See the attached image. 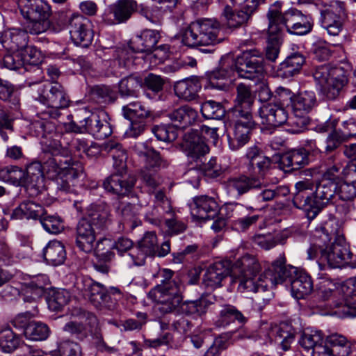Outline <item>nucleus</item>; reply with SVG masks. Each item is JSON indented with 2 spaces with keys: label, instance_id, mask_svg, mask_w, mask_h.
I'll return each mask as SVG.
<instances>
[{
  "label": "nucleus",
  "instance_id": "nucleus-57",
  "mask_svg": "<svg viewBox=\"0 0 356 356\" xmlns=\"http://www.w3.org/2000/svg\"><path fill=\"white\" fill-rule=\"evenodd\" d=\"M347 80L344 76L336 78H332L330 82L321 87L323 94L327 99L334 100L339 95V93L346 84Z\"/></svg>",
  "mask_w": 356,
  "mask_h": 356
},
{
  "label": "nucleus",
  "instance_id": "nucleus-9",
  "mask_svg": "<svg viewBox=\"0 0 356 356\" xmlns=\"http://www.w3.org/2000/svg\"><path fill=\"white\" fill-rule=\"evenodd\" d=\"M160 38L159 33L153 30H144L140 34L133 37L129 43V48L133 52L146 53L150 58L163 62L167 57L168 48L161 45L156 48Z\"/></svg>",
  "mask_w": 356,
  "mask_h": 356
},
{
  "label": "nucleus",
  "instance_id": "nucleus-10",
  "mask_svg": "<svg viewBox=\"0 0 356 356\" xmlns=\"http://www.w3.org/2000/svg\"><path fill=\"white\" fill-rule=\"evenodd\" d=\"M156 305L155 308L161 314L165 315L175 312L183 302L181 285L167 284L156 286L155 289Z\"/></svg>",
  "mask_w": 356,
  "mask_h": 356
},
{
  "label": "nucleus",
  "instance_id": "nucleus-25",
  "mask_svg": "<svg viewBox=\"0 0 356 356\" xmlns=\"http://www.w3.org/2000/svg\"><path fill=\"white\" fill-rule=\"evenodd\" d=\"M136 179L127 173L113 172L102 184L108 192L124 196L127 195L135 184Z\"/></svg>",
  "mask_w": 356,
  "mask_h": 356
},
{
  "label": "nucleus",
  "instance_id": "nucleus-45",
  "mask_svg": "<svg viewBox=\"0 0 356 356\" xmlns=\"http://www.w3.org/2000/svg\"><path fill=\"white\" fill-rule=\"evenodd\" d=\"M271 24L268 23L265 58L270 62H275L280 54L283 35L280 32L271 31Z\"/></svg>",
  "mask_w": 356,
  "mask_h": 356
},
{
  "label": "nucleus",
  "instance_id": "nucleus-40",
  "mask_svg": "<svg viewBox=\"0 0 356 356\" xmlns=\"http://www.w3.org/2000/svg\"><path fill=\"white\" fill-rule=\"evenodd\" d=\"M305 57L300 53H294L289 56L280 63L277 70V76L288 79L298 74L305 63Z\"/></svg>",
  "mask_w": 356,
  "mask_h": 356
},
{
  "label": "nucleus",
  "instance_id": "nucleus-35",
  "mask_svg": "<svg viewBox=\"0 0 356 356\" xmlns=\"http://www.w3.org/2000/svg\"><path fill=\"white\" fill-rule=\"evenodd\" d=\"M22 15L27 19H49L51 8L43 0H19Z\"/></svg>",
  "mask_w": 356,
  "mask_h": 356
},
{
  "label": "nucleus",
  "instance_id": "nucleus-20",
  "mask_svg": "<svg viewBox=\"0 0 356 356\" xmlns=\"http://www.w3.org/2000/svg\"><path fill=\"white\" fill-rule=\"evenodd\" d=\"M262 124L268 128L280 127L288 120L287 111L280 105L275 103L264 104L258 111Z\"/></svg>",
  "mask_w": 356,
  "mask_h": 356
},
{
  "label": "nucleus",
  "instance_id": "nucleus-41",
  "mask_svg": "<svg viewBox=\"0 0 356 356\" xmlns=\"http://www.w3.org/2000/svg\"><path fill=\"white\" fill-rule=\"evenodd\" d=\"M85 218L97 229H104L111 222L109 211L102 204L91 205Z\"/></svg>",
  "mask_w": 356,
  "mask_h": 356
},
{
  "label": "nucleus",
  "instance_id": "nucleus-58",
  "mask_svg": "<svg viewBox=\"0 0 356 356\" xmlns=\"http://www.w3.org/2000/svg\"><path fill=\"white\" fill-rule=\"evenodd\" d=\"M202 174L210 179L218 177L222 172V167L218 163L216 157L212 156L207 161L206 158L197 163Z\"/></svg>",
  "mask_w": 356,
  "mask_h": 356
},
{
  "label": "nucleus",
  "instance_id": "nucleus-21",
  "mask_svg": "<svg viewBox=\"0 0 356 356\" xmlns=\"http://www.w3.org/2000/svg\"><path fill=\"white\" fill-rule=\"evenodd\" d=\"M134 0H118L109 6L106 20L110 24L124 23L137 10Z\"/></svg>",
  "mask_w": 356,
  "mask_h": 356
},
{
  "label": "nucleus",
  "instance_id": "nucleus-56",
  "mask_svg": "<svg viewBox=\"0 0 356 356\" xmlns=\"http://www.w3.org/2000/svg\"><path fill=\"white\" fill-rule=\"evenodd\" d=\"M70 293L65 289L53 291L47 299L49 309L60 311L70 301Z\"/></svg>",
  "mask_w": 356,
  "mask_h": 356
},
{
  "label": "nucleus",
  "instance_id": "nucleus-27",
  "mask_svg": "<svg viewBox=\"0 0 356 356\" xmlns=\"http://www.w3.org/2000/svg\"><path fill=\"white\" fill-rule=\"evenodd\" d=\"M291 267L296 269V271L292 273L287 278L291 279V293L296 299L305 298V296L309 295L313 289V281L310 275L307 273L298 270L297 268L289 265Z\"/></svg>",
  "mask_w": 356,
  "mask_h": 356
},
{
  "label": "nucleus",
  "instance_id": "nucleus-39",
  "mask_svg": "<svg viewBox=\"0 0 356 356\" xmlns=\"http://www.w3.org/2000/svg\"><path fill=\"white\" fill-rule=\"evenodd\" d=\"M46 214V210L42 205L33 201H24L12 213L11 217L15 219L39 220Z\"/></svg>",
  "mask_w": 356,
  "mask_h": 356
},
{
  "label": "nucleus",
  "instance_id": "nucleus-49",
  "mask_svg": "<svg viewBox=\"0 0 356 356\" xmlns=\"http://www.w3.org/2000/svg\"><path fill=\"white\" fill-rule=\"evenodd\" d=\"M90 95L92 99L99 104H111L116 98V92L108 86L96 85L90 90Z\"/></svg>",
  "mask_w": 356,
  "mask_h": 356
},
{
  "label": "nucleus",
  "instance_id": "nucleus-29",
  "mask_svg": "<svg viewBox=\"0 0 356 356\" xmlns=\"http://www.w3.org/2000/svg\"><path fill=\"white\" fill-rule=\"evenodd\" d=\"M316 186V183L312 179H304L295 184V190L293 204L299 209L303 210L308 218L309 211H310L311 203L312 200V193H308V191H313Z\"/></svg>",
  "mask_w": 356,
  "mask_h": 356
},
{
  "label": "nucleus",
  "instance_id": "nucleus-46",
  "mask_svg": "<svg viewBox=\"0 0 356 356\" xmlns=\"http://www.w3.org/2000/svg\"><path fill=\"white\" fill-rule=\"evenodd\" d=\"M229 67V65H225V62H223L219 68L216 69L209 74V84L212 88L220 90H225L227 88V81L232 72L234 71L232 65L230 68Z\"/></svg>",
  "mask_w": 356,
  "mask_h": 356
},
{
  "label": "nucleus",
  "instance_id": "nucleus-32",
  "mask_svg": "<svg viewBox=\"0 0 356 356\" xmlns=\"http://www.w3.org/2000/svg\"><path fill=\"white\" fill-rule=\"evenodd\" d=\"M323 348V356H348L352 344L344 335L333 333L326 337Z\"/></svg>",
  "mask_w": 356,
  "mask_h": 356
},
{
  "label": "nucleus",
  "instance_id": "nucleus-52",
  "mask_svg": "<svg viewBox=\"0 0 356 356\" xmlns=\"http://www.w3.org/2000/svg\"><path fill=\"white\" fill-rule=\"evenodd\" d=\"M341 71V68L332 67L329 65L325 64L316 67L313 76L321 87L330 82L332 78L339 76Z\"/></svg>",
  "mask_w": 356,
  "mask_h": 356
},
{
  "label": "nucleus",
  "instance_id": "nucleus-3",
  "mask_svg": "<svg viewBox=\"0 0 356 356\" xmlns=\"http://www.w3.org/2000/svg\"><path fill=\"white\" fill-rule=\"evenodd\" d=\"M314 236L319 238L323 245L326 244L321 254L322 262L330 268H342L351 263L353 254L341 226L335 219H328L317 226Z\"/></svg>",
  "mask_w": 356,
  "mask_h": 356
},
{
  "label": "nucleus",
  "instance_id": "nucleus-55",
  "mask_svg": "<svg viewBox=\"0 0 356 356\" xmlns=\"http://www.w3.org/2000/svg\"><path fill=\"white\" fill-rule=\"evenodd\" d=\"M295 334L296 330L291 325L287 323L280 325L276 332V339L280 341V346L283 350L287 351L291 348V345L295 339Z\"/></svg>",
  "mask_w": 356,
  "mask_h": 356
},
{
  "label": "nucleus",
  "instance_id": "nucleus-17",
  "mask_svg": "<svg viewBox=\"0 0 356 356\" xmlns=\"http://www.w3.org/2000/svg\"><path fill=\"white\" fill-rule=\"evenodd\" d=\"M191 213L194 218L207 220L214 219L219 213L218 204L213 197L200 195L193 198Z\"/></svg>",
  "mask_w": 356,
  "mask_h": 356
},
{
  "label": "nucleus",
  "instance_id": "nucleus-11",
  "mask_svg": "<svg viewBox=\"0 0 356 356\" xmlns=\"http://www.w3.org/2000/svg\"><path fill=\"white\" fill-rule=\"evenodd\" d=\"M60 17L64 18L71 39L76 45L86 48L91 44L94 33L89 19L79 14L61 15Z\"/></svg>",
  "mask_w": 356,
  "mask_h": 356
},
{
  "label": "nucleus",
  "instance_id": "nucleus-51",
  "mask_svg": "<svg viewBox=\"0 0 356 356\" xmlns=\"http://www.w3.org/2000/svg\"><path fill=\"white\" fill-rule=\"evenodd\" d=\"M20 339L9 327L0 328V348L5 353H11L19 346Z\"/></svg>",
  "mask_w": 356,
  "mask_h": 356
},
{
  "label": "nucleus",
  "instance_id": "nucleus-34",
  "mask_svg": "<svg viewBox=\"0 0 356 356\" xmlns=\"http://www.w3.org/2000/svg\"><path fill=\"white\" fill-rule=\"evenodd\" d=\"M167 117L170 120L175 128L185 129L196 122L198 113L193 107L184 105L168 112Z\"/></svg>",
  "mask_w": 356,
  "mask_h": 356
},
{
  "label": "nucleus",
  "instance_id": "nucleus-48",
  "mask_svg": "<svg viewBox=\"0 0 356 356\" xmlns=\"http://www.w3.org/2000/svg\"><path fill=\"white\" fill-rule=\"evenodd\" d=\"M25 170L16 165L7 166L0 170V179L17 186L25 187Z\"/></svg>",
  "mask_w": 356,
  "mask_h": 356
},
{
  "label": "nucleus",
  "instance_id": "nucleus-16",
  "mask_svg": "<svg viewBox=\"0 0 356 356\" xmlns=\"http://www.w3.org/2000/svg\"><path fill=\"white\" fill-rule=\"evenodd\" d=\"M136 154L145 163V169H152L156 170L159 168H167L170 161L161 156L152 147L149 146L146 143H137L134 146Z\"/></svg>",
  "mask_w": 356,
  "mask_h": 356
},
{
  "label": "nucleus",
  "instance_id": "nucleus-33",
  "mask_svg": "<svg viewBox=\"0 0 356 356\" xmlns=\"http://www.w3.org/2000/svg\"><path fill=\"white\" fill-rule=\"evenodd\" d=\"M105 113H92L86 118V132L96 139L102 140L110 136L113 129Z\"/></svg>",
  "mask_w": 356,
  "mask_h": 356
},
{
  "label": "nucleus",
  "instance_id": "nucleus-50",
  "mask_svg": "<svg viewBox=\"0 0 356 356\" xmlns=\"http://www.w3.org/2000/svg\"><path fill=\"white\" fill-rule=\"evenodd\" d=\"M219 321L224 325L236 321L240 324H244L247 321V318L235 306L227 304L222 305L219 312Z\"/></svg>",
  "mask_w": 356,
  "mask_h": 356
},
{
  "label": "nucleus",
  "instance_id": "nucleus-64",
  "mask_svg": "<svg viewBox=\"0 0 356 356\" xmlns=\"http://www.w3.org/2000/svg\"><path fill=\"white\" fill-rule=\"evenodd\" d=\"M152 132L159 140L164 142H172L178 136L177 130L173 125H156L152 127Z\"/></svg>",
  "mask_w": 356,
  "mask_h": 356
},
{
  "label": "nucleus",
  "instance_id": "nucleus-28",
  "mask_svg": "<svg viewBox=\"0 0 356 356\" xmlns=\"http://www.w3.org/2000/svg\"><path fill=\"white\" fill-rule=\"evenodd\" d=\"M252 6H245L242 9L234 11L232 8L227 6L222 13V22L223 26L228 29L233 31L246 24L254 14Z\"/></svg>",
  "mask_w": 356,
  "mask_h": 356
},
{
  "label": "nucleus",
  "instance_id": "nucleus-59",
  "mask_svg": "<svg viewBox=\"0 0 356 356\" xmlns=\"http://www.w3.org/2000/svg\"><path fill=\"white\" fill-rule=\"evenodd\" d=\"M44 229L52 234H58L64 229L63 219L58 215H50L46 212L40 219Z\"/></svg>",
  "mask_w": 356,
  "mask_h": 356
},
{
  "label": "nucleus",
  "instance_id": "nucleus-54",
  "mask_svg": "<svg viewBox=\"0 0 356 356\" xmlns=\"http://www.w3.org/2000/svg\"><path fill=\"white\" fill-rule=\"evenodd\" d=\"M200 111L206 119L221 120L225 117V108L220 102L208 100L201 105Z\"/></svg>",
  "mask_w": 356,
  "mask_h": 356
},
{
  "label": "nucleus",
  "instance_id": "nucleus-8",
  "mask_svg": "<svg viewBox=\"0 0 356 356\" xmlns=\"http://www.w3.org/2000/svg\"><path fill=\"white\" fill-rule=\"evenodd\" d=\"M264 58L256 49L244 51L232 63L233 70L243 79L259 81L264 72Z\"/></svg>",
  "mask_w": 356,
  "mask_h": 356
},
{
  "label": "nucleus",
  "instance_id": "nucleus-26",
  "mask_svg": "<svg viewBox=\"0 0 356 356\" xmlns=\"http://www.w3.org/2000/svg\"><path fill=\"white\" fill-rule=\"evenodd\" d=\"M236 121L234 135L229 137V147L236 151L243 147L250 140L251 130L254 128L256 123L253 118L234 119Z\"/></svg>",
  "mask_w": 356,
  "mask_h": 356
},
{
  "label": "nucleus",
  "instance_id": "nucleus-23",
  "mask_svg": "<svg viewBox=\"0 0 356 356\" xmlns=\"http://www.w3.org/2000/svg\"><path fill=\"white\" fill-rule=\"evenodd\" d=\"M230 273L232 268L229 261H216L207 268L203 276V284L208 289H216L221 286L222 281Z\"/></svg>",
  "mask_w": 356,
  "mask_h": 356
},
{
  "label": "nucleus",
  "instance_id": "nucleus-22",
  "mask_svg": "<svg viewBox=\"0 0 356 356\" xmlns=\"http://www.w3.org/2000/svg\"><path fill=\"white\" fill-rule=\"evenodd\" d=\"M95 228L85 218L77 223L75 232L76 247L86 253L91 252L96 241Z\"/></svg>",
  "mask_w": 356,
  "mask_h": 356
},
{
  "label": "nucleus",
  "instance_id": "nucleus-62",
  "mask_svg": "<svg viewBox=\"0 0 356 356\" xmlns=\"http://www.w3.org/2000/svg\"><path fill=\"white\" fill-rule=\"evenodd\" d=\"M252 241L254 244L265 250H269L275 247L278 243L284 244L285 239L280 235L273 236L268 234H257L253 236Z\"/></svg>",
  "mask_w": 356,
  "mask_h": 356
},
{
  "label": "nucleus",
  "instance_id": "nucleus-14",
  "mask_svg": "<svg viewBox=\"0 0 356 356\" xmlns=\"http://www.w3.org/2000/svg\"><path fill=\"white\" fill-rule=\"evenodd\" d=\"M181 147L186 155L196 163L202 161L210 149L198 130H191L184 136Z\"/></svg>",
  "mask_w": 356,
  "mask_h": 356
},
{
  "label": "nucleus",
  "instance_id": "nucleus-60",
  "mask_svg": "<svg viewBox=\"0 0 356 356\" xmlns=\"http://www.w3.org/2000/svg\"><path fill=\"white\" fill-rule=\"evenodd\" d=\"M271 165V161L266 156L260 157L257 161L248 163L247 170L248 176H255L263 181L266 172L268 170Z\"/></svg>",
  "mask_w": 356,
  "mask_h": 356
},
{
  "label": "nucleus",
  "instance_id": "nucleus-2",
  "mask_svg": "<svg viewBox=\"0 0 356 356\" xmlns=\"http://www.w3.org/2000/svg\"><path fill=\"white\" fill-rule=\"evenodd\" d=\"M38 96L35 99L47 106V108L38 113L40 120H35L33 128L38 136L47 137L55 131L56 126L48 118L58 119L60 110L70 106V99L63 87L58 82L40 84L38 88Z\"/></svg>",
  "mask_w": 356,
  "mask_h": 356
},
{
  "label": "nucleus",
  "instance_id": "nucleus-13",
  "mask_svg": "<svg viewBox=\"0 0 356 356\" xmlns=\"http://www.w3.org/2000/svg\"><path fill=\"white\" fill-rule=\"evenodd\" d=\"M338 188L321 181L316 182L315 191L312 193L311 209L309 211L308 219H314L322 209L333 203Z\"/></svg>",
  "mask_w": 356,
  "mask_h": 356
},
{
  "label": "nucleus",
  "instance_id": "nucleus-7",
  "mask_svg": "<svg viewBox=\"0 0 356 356\" xmlns=\"http://www.w3.org/2000/svg\"><path fill=\"white\" fill-rule=\"evenodd\" d=\"M44 154L42 168L47 176L52 179L78 162L56 141L51 142L44 148Z\"/></svg>",
  "mask_w": 356,
  "mask_h": 356
},
{
  "label": "nucleus",
  "instance_id": "nucleus-63",
  "mask_svg": "<svg viewBox=\"0 0 356 356\" xmlns=\"http://www.w3.org/2000/svg\"><path fill=\"white\" fill-rule=\"evenodd\" d=\"M321 16L343 20L346 17L345 3L340 1H332L323 10H321Z\"/></svg>",
  "mask_w": 356,
  "mask_h": 356
},
{
  "label": "nucleus",
  "instance_id": "nucleus-37",
  "mask_svg": "<svg viewBox=\"0 0 356 356\" xmlns=\"http://www.w3.org/2000/svg\"><path fill=\"white\" fill-rule=\"evenodd\" d=\"M201 89L200 81L196 77L188 78L177 81L174 85L175 95L186 102L195 100Z\"/></svg>",
  "mask_w": 356,
  "mask_h": 356
},
{
  "label": "nucleus",
  "instance_id": "nucleus-6",
  "mask_svg": "<svg viewBox=\"0 0 356 356\" xmlns=\"http://www.w3.org/2000/svg\"><path fill=\"white\" fill-rule=\"evenodd\" d=\"M229 187L234 189L238 195L242 196L251 191H259L254 200L258 203L272 201L282 196H286L289 193L287 186H278L275 189L267 188L264 181L255 176L239 175L230 177L228 181Z\"/></svg>",
  "mask_w": 356,
  "mask_h": 356
},
{
  "label": "nucleus",
  "instance_id": "nucleus-38",
  "mask_svg": "<svg viewBox=\"0 0 356 356\" xmlns=\"http://www.w3.org/2000/svg\"><path fill=\"white\" fill-rule=\"evenodd\" d=\"M104 150L109 153L113 158V172L127 173V153L122 145L111 140L104 145Z\"/></svg>",
  "mask_w": 356,
  "mask_h": 356
},
{
  "label": "nucleus",
  "instance_id": "nucleus-44",
  "mask_svg": "<svg viewBox=\"0 0 356 356\" xmlns=\"http://www.w3.org/2000/svg\"><path fill=\"white\" fill-rule=\"evenodd\" d=\"M45 260L54 266L62 264L66 258L64 245L58 241H51L43 250Z\"/></svg>",
  "mask_w": 356,
  "mask_h": 356
},
{
  "label": "nucleus",
  "instance_id": "nucleus-4",
  "mask_svg": "<svg viewBox=\"0 0 356 356\" xmlns=\"http://www.w3.org/2000/svg\"><path fill=\"white\" fill-rule=\"evenodd\" d=\"M283 3L277 1L269 7L266 14L271 31L280 32L284 35V30L290 34L303 35L310 33L314 26V19L309 14H304L296 8L282 12Z\"/></svg>",
  "mask_w": 356,
  "mask_h": 356
},
{
  "label": "nucleus",
  "instance_id": "nucleus-36",
  "mask_svg": "<svg viewBox=\"0 0 356 356\" xmlns=\"http://www.w3.org/2000/svg\"><path fill=\"white\" fill-rule=\"evenodd\" d=\"M309 163L305 149H294L280 156V163L286 171L297 170Z\"/></svg>",
  "mask_w": 356,
  "mask_h": 356
},
{
  "label": "nucleus",
  "instance_id": "nucleus-53",
  "mask_svg": "<svg viewBox=\"0 0 356 356\" xmlns=\"http://www.w3.org/2000/svg\"><path fill=\"white\" fill-rule=\"evenodd\" d=\"M141 79L134 76H128L119 83V93L122 97H137Z\"/></svg>",
  "mask_w": 356,
  "mask_h": 356
},
{
  "label": "nucleus",
  "instance_id": "nucleus-5",
  "mask_svg": "<svg viewBox=\"0 0 356 356\" xmlns=\"http://www.w3.org/2000/svg\"><path fill=\"white\" fill-rule=\"evenodd\" d=\"M220 23L215 19H199L181 29L177 38L189 48L213 47L224 40L220 35Z\"/></svg>",
  "mask_w": 356,
  "mask_h": 356
},
{
  "label": "nucleus",
  "instance_id": "nucleus-31",
  "mask_svg": "<svg viewBox=\"0 0 356 356\" xmlns=\"http://www.w3.org/2000/svg\"><path fill=\"white\" fill-rule=\"evenodd\" d=\"M89 300L92 305L99 310H113L117 305V298L108 293L107 289L102 284L93 282L89 286Z\"/></svg>",
  "mask_w": 356,
  "mask_h": 356
},
{
  "label": "nucleus",
  "instance_id": "nucleus-61",
  "mask_svg": "<svg viewBox=\"0 0 356 356\" xmlns=\"http://www.w3.org/2000/svg\"><path fill=\"white\" fill-rule=\"evenodd\" d=\"M10 48L19 52L26 47L29 42L27 31L19 29H12L9 31Z\"/></svg>",
  "mask_w": 356,
  "mask_h": 356
},
{
  "label": "nucleus",
  "instance_id": "nucleus-47",
  "mask_svg": "<svg viewBox=\"0 0 356 356\" xmlns=\"http://www.w3.org/2000/svg\"><path fill=\"white\" fill-rule=\"evenodd\" d=\"M122 111L127 119L148 122L152 118L150 109L140 102H134L124 106Z\"/></svg>",
  "mask_w": 356,
  "mask_h": 356
},
{
  "label": "nucleus",
  "instance_id": "nucleus-18",
  "mask_svg": "<svg viewBox=\"0 0 356 356\" xmlns=\"http://www.w3.org/2000/svg\"><path fill=\"white\" fill-rule=\"evenodd\" d=\"M25 188L30 195L37 196L44 189V172L40 161H33L26 165Z\"/></svg>",
  "mask_w": 356,
  "mask_h": 356
},
{
  "label": "nucleus",
  "instance_id": "nucleus-12",
  "mask_svg": "<svg viewBox=\"0 0 356 356\" xmlns=\"http://www.w3.org/2000/svg\"><path fill=\"white\" fill-rule=\"evenodd\" d=\"M255 102V95L250 86L243 83L236 86V97L233 106L228 114L232 119L253 118L252 109Z\"/></svg>",
  "mask_w": 356,
  "mask_h": 356
},
{
  "label": "nucleus",
  "instance_id": "nucleus-24",
  "mask_svg": "<svg viewBox=\"0 0 356 356\" xmlns=\"http://www.w3.org/2000/svg\"><path fill=\"white\" fill-rule=\"evenodd\" d=\"M15 327H24L25 337L33 341L45 340L49 334V327L42 323L32 321L26 324V319L24 314H19L12 321Z\"/></svg>",
  "mask_w": 356,
  "mask_h": 356
},
{
  "label": "nucleus",
  "instance_id": "nucleus-30",
  "mask_svg": "<svg viewBox=\"0 0 356 356\" xmlns=\"http://www.w3.org/2000/svg\"><path fill=\"white\" fill-rule=\"evenodd\" d=\"M325 339L321 331H305L301 334L298 343L311 356H323Z\"/></svg>",
  "mask_w": 356,
  "mask_h": 356
},
{
  "label": "nucleus",
  "instance_id": "nucleus-42",
  "mask_svg": "<svg viewBox=\"0 0 356 356\" xmlns=\"http://www.w3.org/2000/svg\"><path fill=\"white\" fill-rule=\"evenodd\" d=\"M212 302L209 300L206 296L202 295L195 300L183 301L181 312L186 316L199 318L206 314Z\"/></svg>",
  "mask_w": 356,
  "mask_h": 356
},
{
  "label": "nucleus",
  "instance_id": "nucleus-1",
  "mask_svg": "<svg viewBox=\"0 0 356 356\" xmlns=\"http://www.w3.org/2000/svg\"><path fill=\"white\" fill-rule=\"evenodd\" d=\"M286 259L282 254L275 260L271 267L266 270L255 280L261 267L257 259L251 254H245L236 260L232 266V274L236 277L240 292H253L256 305L262 307L270 301L273 295L270 289L277 284H282L296 269L286 266Z\"/></svg>",
  "mask_w": 356,
  "mask_h": 356
},
{
  "label": "nucleus",
  "instance_id": "nucleus-15",
  "mask_svg": "<svg viewBox=\"0 0 356 356\" xmlns=\"http://www.w3.org/2000/svg\"><path fill=\"white\" fill-rule=\"evenodd\" d=\"M157 237L154 232H147L135 248L128 254L131 259L129 267L143 266L147 256H154L157 252Z\"/></svg>",
  "mask_w": 356,
  "mask_h": 356
},
{
  "label": "nucleus",
  "instance_id": "nucleus-19",
  "mask_svg": "<svg viewBox=\"0 0 356 356\" xmlns=\"http://www.w3.org/2000/svg\"><path fill=\"white\" fill-rule=\"evenodd\" d=\"M56 179V188L63 193H73L74 188L80 184L81 179L83 177V168L80 162L74 163Z\"/></svg>",
  "mask_w": 356,
  "mask_h": 356
},
{
  "label": "nucleus",
  "instance_id": "nucleus-43",
  "mask_svg": "<svg viewBox=\"0 0 356 356\" xmlns=\"http://www.w3.org/2000/svg\"><path fill=\"white\" fill-rule=\"evenodd\" d=\"M317 105L316 94L312 90L299 91L295 97L292 104V111L298 113H309Z\"/></svg>",
  "mask_w": 356,
  "mask_h": 356
}]
</instances>
